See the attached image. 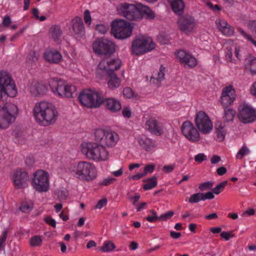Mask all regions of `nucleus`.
I'll return each mask as SVG.
<instances>
[{
    "label": "nucleus",
    "instance_id": "a878e982",
    "mask_svg": "<svg viewBox=\"0 0 256 256\" xmlns=\"http://www.w3.org/2000/svg\"><path fill=\"white\" fill-rule=\"evenodd\" d=\"M44 56L47 62L52 64H58L62 59V56L60 52L54 50L46 51Z\"/></svg>",
    "mask_w": 256,
    "mask_h": 256
},
{
    "label": "nucleus",
    "instance_id": "aec40b11",
    "mask_svg": "<svg viewBox=\"0 0 256 256\" xmlns=\"http://www.w3.org/2000/svg\"><path fill=\"white\" fill-rule=\"evenodd\" d=\"M121 64L122 62L119 58H114L110 60H103L100 62L98 66L100 69L104 68L107 74V72H114L118 70L121 66Z\"/></svg>",
    "mask_w": 256,
    "mask_h": 256
},
{
    "label": "nucleus",
    "instance_id": "473e14b6",
    "mask_svg": "<svg viewBox=\"0 0 256 256\" xmlns=\"http://www.w3.org/2000/svg\"><path fill=\"white\" fill-rule=\"evenodd\" d=\"M32 94L35 96L44 94L46 91V87L44 84L36 82L30 88Z\"/></svg>",
    "mask_w": 256,
    "mask_h": 256
},
{
    "label": "nucleus",
    "instance_id": "774afa93",
    "mask_svg": "<svg viewBox=\"0 0 256 256\" xmlns=\"http://www.w3.org/2000/svg\"><path fill=\"white\" fill-rule=\"evenodd\" d=\"M174 165L164 166L162 168V170L166 173H170L174 170Z\"/></svg>",
    "mask_w": 256,
    "mask_h": 256
},
{
    "label": "nucleus",
    "instance_id": "393cba45",
    "mask_svg": "<svg viewBox=\"0 0 256 256\" xmlns=\"http://www.w3.org/2000/svg\"><path fill=\"white\" fill-rule=\"evenodd\" d=\"M106 74L107 84L110 89L114 90L120 86L121 80L114 72H107Z\"/></svg>",
    "mask_w": 256,
    "mask_h": 256
},
{
    "label": "nucleus",
    "instance_id": "72a5a7b5",
    "mask_svg": "<svg viewBox=\"0 0 256 256\" xmlns=\"http://www.w3.org/2000/svg\"><path fill=\"white\" fill-rule=\"evenodd\" d=\"M62 32L58 25H52L49 30L50 36L54 41H58L60 39Z\"/></svg>",
    "mask_w": 256,
    "mask_h": 256
},
{
    "label": "nucleus",
    "instance_id": "cd10ccee",
    "mask_svg": "<svg viewBox=\"0 0 256 256\" xmlns=\"http://www.w3.org/2000/svg\"><path fill=\"white\" fill-rule=\"evenodd\" d=\"M218 28L220 31L224 35L230 36L233 34L234 29L226 22L224 20H220Z\"/></svg>",
    "mask_w": 256,
    "mask_h": 256
},
{
    "label": "nucleus",
    "instance_id": "4468645a",
    "mask_svg": "<svg viewBox=\"0 0 256 256\" xmlns=\"http://www.w3.org/2000/svg\"><path fill=\"white\" fill-rule=\"evenodd\" d=\"M194 121L197 128L202 134H207L212 130V123L205 112L202 111L198 112Z\"/></svg>",
    "mask_w": 256,
    "mask_h": 256
},
{
    "label": "nucleus",
    "instance_id": "f704fd0d",
    "mask_svg": "<svg viewBox=\"0 0 256 256\" xmlns=\"http://www.w3.org/2000/svg\"><path fill=\"white\" fill-rule=\"evenodd\" d=\"M139 8L142 14V18L145 16L146 19L153 20L155 18L154 12L148 6L140 4Z\"/></svg>",
    "mask_w": 256,
    "mask_h": 256
},
{
    "label": "nucleus",
    "instance_id": "2eb2a0df",
    "mask_svg": "<svg viewBox=\"0 0 256 256\" xmlns=\"http://www.w3.org/2000/svg\"><path fill=\"white\" fill-rule=\"evenodd\" d=\"M178 24L180 30L186 34L192 33L196 26L195 18L188 14L180 16Z\"/></svg>",
    "mask_w": 256,
    "mask_h": 256
},
{
    "label": "nucleus",
    "instance_id": "de8ad7c7",
    "mask_svg": "<svg viewBox=\"0 0 256 256\" xmlns=\"http://www.w3.org/2000/svg\"><path fill=\"white\" fill-rule=\"evenodd\" d=\"M226 60L230 62H234L235 60H234L232 59V48L230 46H227L226 48Z\"/></svg>",
    "mask_w": 256,
    "mask_h": 256
},
{
    "label": "nucleus",
    "instance_id": "052dcab7",
    "mask_svg": "<svg viewBox=\"0 0 256 256\" xmlns=\"http://www.w3.org/2000/svg\"><path fill=\"white\" fill-rule=\"evenodd\" d=\"M84 20L86 24H90L92 18L88 10H86L84 12Z\"/></svg>",
    "mask_w": 256,
    "mask_h": 256
},
{
    "label": "nucleus",
    "instance_id": "f03ea898",
    "mask_svg": "<svg viewBox=\"0 0 256 256\" xmlns=\"http://www.w3.org/2000/svg\"><path fill=\"white\" fill-rule=\"evenodd\" d=\"M81 151L88 158L96 161L105 160L108 155L105 147L98 142H83Z\"/></svg>",
    "mask_w": 256,
    "mask_h": 256
},
{
    "label": "nucleus",
    "instance_id": "c756f323",
    "mask_svg": "<svg viewBox=\"0 0 256 256\" xmlns=\"http://www.w3.org/2000/svg\"><path fill=\"white\" fill-rule=\"evenodd\" d=\"M138 144L146 151H150L155 147L154 143L148 138H140L138 139Z\"/></svg>",
    "mask_w": 256,
    "mask_h": 256
},
{
    "label": "nucleus",
    "instance_id": "603ef678",
    "mask_svg": "<svg viewBox=\"0 0 256 256\" xmlns=\"http://www.w3.org/2000/svg\"><path fill=\"white\" fill-rule=\"evenodd\" d=\"M108 29V26L104 24H98L96 26V30L102 34H106Z\"/></svg>",
    "mask_w": 256,
    "mask_h": 256
},
{
    "label": "nucleus",
    "instance_id": "49530a36",
    "mask_svg": "<svg viewBox=\"0 0 256 256\" xmlns=\"http://www.w3.org/2000/svg\"><path fill=\"white\" fill-rule=\"evenodd\" d=\"M124 96L127 98H132L136 96L134 92L130 88H126L123 90Z\"/></svg>",
    "mask_w": 256,
    "mask_h": 256
},
{
    "label": "nucleus",
    "instance_id": "680f3d73",
    "mask_svg": "<svg viewBox=\"0 0 256 256\" xmlns=\"http://www.w3.org/2000/svg\"><path fill=\"white\" fill-rule=\"evenodd\" d=\"M32 205L28 204H24L20 206V210L24 212H28L31 210L32 208Z\"/></svg>",
    "mask_w": 256,
    "mask_h": 256
},
{
    "label": "nucleus",
    "instance_id": "c85d7f7f",
    "mask_svg": "<svg viewBox=\"0 0 256 256\" xmlns=\"http://www.w3.org/2000/svg\"><path fill=\"white\" fill-rule=\"evenodd\" d=\"M224 113L222 118L224 122H232L236 115V111L230 106L223 107Z\"/></svg>",
    "mask_w": 256,
    "mask_h": 256
},
{
    "label": "nucleus",
    "instance_id": "6e6552de",
    "mask_svg": "<svg viewBox=\"0 0 256 256\" xmlns=\"http://www.w3.org/2000/svg\"><path fill=\"white\" fill-rule=\"evenodd\" d=\"M111 33L118 39H125L130 37L132 28L130 23L122 19H117L112 22Z\"/></svg>",
    "mask_w": 256,
    "mask_h": 256
},
{
    "label": "nucleus",
    "instance_id": "0e129e2a",
    "mask_svg": "<svg viewBox=\"0 0 256 256\" xmlns=\"http://www.w3.org/2000/svg\"><path fill=\"white\" fill-rule=\"evenodd\" d=\"M12 22L11 18L10 16H6L2 20V24L5 27H8Z\"/></svg>",
    "mask_w": 256,
    "mask_h": 256
},
{
    "label": "nucleus",
    "instance_id": "e2e57ef3",
    "mask_svg": "<svg viewBox=\"0 0 256 256\" xmlns=\"http://www.w3.org/2000/svg\"><path fill=\"white\" fill-rule=\"evenodd\" d=\"M248 28L252 32H256V20H250L248 23Z\"/></svg>",
    "mask_w": 256,
    "mask_h": 256
},
{
    "label": "nucleus",
    "instance_id": "0eeeda50",
    "mask_svg": "<svg viewBox=\"0 0 256 256\" xmlns=\"http://www.w3.org/2000/svg\"><path fill=\"white\" fill-rule=\"evenodd\" d=\"M82 104L88 108H97L102 103V96L99 92L91 90L82 92L78 97Z\"/></svg>",
    "mask_w": 256,
    "mask_h": 256
},
{
    "label": "nucleus",
    "instance_id": "79ce46f5",
    "mask_svg": "<svg viewBox=\"0 0 256 256\" xmlns=\"http://www.w3.org/2000/svg\"><path fill=\"white\" fill-rule=\"evenodd\" d=\"M250 150L248 148L246 145H244L238 152L236 155V158L241 160L244 156L248 154Z\"/></svg>",
    "mask_w": 256,
    "mask_h": 256
},
{
    "label": "nucleus",
    "instance_id": "3c124183",
    "mask_svg": "<svg viewBox=\"0 0 256 256\" xmlns=\"http://www.w3.org/2000/svg\"><path fill=\"white\" fill-rule=\"evenodd\" d=\"M220 236L222 238L228 241L229 240L230 238H234V234H232V231L222 232L220 234Z\"/></svg>",
    "mask_w": 256,
    "mask_h": 256
},
{
    "label": "nucleus",
    "instance_id": "4be33fe9",
    "mask_svg": "<svg viewBox=\"0 0 256 256\" xmlns=\"http://www.w3.org/2000/svg\"><path fill=\"white\" fill-rule=\"evenodd\" d=\"M72 29L76 38H80L85 34V28L83 21L80 17L77 16L72 20Z\"/></svg>",
    "mask_w": 256,
    "mask_h": 256
},
{
    "label": "nucleus",
    "instance_id": "ddd939ff",
    "mask_svg": "<svg viewBox=\"0 0 256 256\" xmlns=\"http://www.w3.org/2000/svg\"><path fill=\"white\" fill-rule=\"evenodd\" d=\"M32 184L34 188L40 192H47L49 190L48 173L43 170H37L34 174Z\"/></svg>",
    "mask_w": 256,
    "mask_h": 256
},
{
    "label": "nucleus",
    "instance_id": "1a4fd4ad",
    "mask_svg": "<svg viewBox=\"0 0 256 256\" xmlns=\"http://www.w3.org/2000/svg\"><path fill=\"white\" fill-rule=\"evenodd\" d=\"M155 44L150 38L144 36H137L132 44V52L136 56L154 50Z\"/></svg>",
    "mask_w": 256,
    "mask_h": 256
},
{
    "label": "nucleus",
    "instance_id": "f8f14e48",
    "mask_svg": "<svg viewBox=\"0 0 256 256\" xmlns=\"http://www.w3.org/2000/svg\"><path fill=\"white\" fill-rule=\"evenodd\" d=\"M94 52L100 55L110 56L115 52V44L106 38H98L92 44Z\"/></svg>",
    "mask_w": 256,
    "mask_h": 256
},
{
    "label": "nucleus",
    "instance_id": "2f4dec72",
    "mask_svg": "<svg viewBox=\"0 0 256 256\" xmlns=\"http://www.w3.org/2000/svg\"><path fill=\"white\" fill-rule=\"evenodd\" d=\"M215 132L216 134V140L219 142L224 140L226 131L221 122H217L215 124Z\"/></svg>",
    "mask_w": 256,
    "mask_h": 256
},
{
    "label": "nucleus",
    "instance_id": "4c0bfd02",
    "mask_svg": "<svg viewBox=\"0 0 256 256\" xmlns=\"http://www.w3.org/2000/svg\"><path fill=\"white\" fill-rule=\"evenodd\" d=\"M165 70V68L162 65L160 66V70L158 74V78L155 79L152 76L150 80V82L154 83V80L156 81V85L159 86L160 84V82L164 78V72Z\"/></svg>",
    "mask_w": 256,
    "mask_h": 256
},
{
    "label": "nucleus",
    "instance_id": "dca6fc26",
    "mask_svg": "<svg viewBox=\"0 0 256 256\" xmlns=\"http://www.w3.org/2000/svg\"><path fill=\"white\" fill-rule=\"evenodd\" d=\"M240 120L244 124L252 122L256 120V110L248 104L239 108L238 114Z\"/></svg>",
    "mask_w": 256,
    "mask_h": 256
},
{
    "label": "nucleus",
    "instance_id": "a19ab883",
    "mask_svg": "<svg viewBox=\"0 0 256 256\" xmlns=\"http://www.w3.org/2000/svg\"><path fill=\"white\" fill-rule=\"evenodd\" d=\"M202 200V192H198L190 196L188 199V202L190 204L198 203Z\"/></svg>",
    "mask_w": 256,
    "mask_h": 256
},
{
    "label": "nucleus",
    "instance_id": "c9c22d12",
    "mask_svg": "<svg viewBox=\"0 0 256 256\" xmlns=\"http://www.w3.org/2000/svg\"><path fill=\"white\" fill-rule=\"evenodd\" d=\"M144 182H147L143 186V188L145 190H151L155 188L158 184L157 177L153 176L150 178H147L143 180Z\"/></svg>",
    "mask_w": 256,
    "mask_h": 256
},
{
    "label": "nucleus",
    "instance_id": "338daca9",
    "mask_svg": "<svg viewBox=\"0 0 256 256\" xmlns=\"http://www.w3.org/2000/svg\"><path fill=\"white\" fill-rule=\"evenodd\" d=\"M140 198V196L138 194H136L135 196H130L128 198V199L132 201V204L136 206V203L139 200Z\"/></svg>",
    "mask_w": 256,
    "mask_h": 256
},
{
    "label": "nucleus",
    "instance_id": "39448f33",
    "mask_svg": "<svg viewBox=\"0 0 256 256\" xmlns=\"http://www.w3.org/2000/svg\"><path fill=\"white\" fill-rule=\"evenodd\" d=\"M48 82L53 92L60 97L72 98L76 95V86L66 84V82L61 79L52 78Z\"/></svg>",
    "mask_w": 256,
    "mask_h": 256
},
{
    "label": "nucleus",
    "instance_id": "09e8293b",
    "mask_svg": "<svg viewBox=\"0 0 256 256\" xmlns=\"http://www.w3.org/2000/svg\"><path fill=\"white\" fill-rule=\"evenodd\" d=\"M174 214L173 211H168L165 214L160 215L158 217V220L160 221H166L168 219H170Z\"/></svg>",
    "mask_w": 256,
    "mask_h": 256
},
{
    "label": "nucleus",
    "instance_id": "bb28decb",
    "mask_svg": "<svg viewBox=\"0 0 256 256\" xmlns=\"http://www.w3.org/2000/svg\"><path fill=\"white\" fill-rule=\"evenodd\" d=\"M174 12L180 16L184 8V4L182 0H168Z\"/></svg>",
    "mask_w": 256,
    "mask_h": 256
},
{
    "label": "nucleus",
    "instance_id": "7ed1b4c3",
    "mask_svg": "<svg viewBox=\"0 0 256 256\" xmlns=\"http://www.w3.org/2000/svg\"><path fill=\"white\" fill-rule=\"evenodd\" d=\"M17 90L14 81L7 72H0V102L6 101L8 98L14 97Z\"/></svg>",
    "mask_w": 256,
    "mask_h": 256
},
{
    "label": "nucleus",
    "instance_id": "f3484780",
    "mask_svg": "<svg viewBox=\"0 0 256 256\" xmlns=\"http://www.w3.org/2000/svg\"><path fill=\"white\" fill-rule=\"evenodd\" d=\"M181 129L182 134L192 142H196L200 140L199 132L190 121L184 122Z\"/></svg>",
    "mask_w": 256,
    "mask_h": 256
},
{
    "label": "nucleus",
    "instance_id": "5fc2aeb1",
    "mask_svg": "<svg viewBox=\"0 0 256 256\" xmlns=\"http://www.w3.org/2000/svg\"><path fill=\"white\" fill-rule=\"evenodd\" d=\"M214 194L212 192H208L206 193L202 192V200L213 199L214 198Z\"/></svg>",
    "mask_w": 256,
    "mask_h": 256
},
{
    "label": "nucleus",
    "instance_id": "412c9836",
    "mask_svg": "<svg viewBox=\"0 0 256 256\" xmlns=\"http://www.w3.org/2000/svg\"><path fill=\"white\" fill-rule=\"evenodd\" d=\"M175 54L182 63L185 64L190 67L192 68L196 65L197 61L196 58L184 50H180L176 52Z\"/></svg>",
    "mask_w": 256,
    "mask_h": 256
},
{
    "label": "nucleus",
    "instance_id": "5701e85b",
    "mask_svg": "<svg viewBox=\"0 0 256 256\" xmlns=\"http://www.w3.org/2000/svg\"><path fill=\"white\" fill-rule=\"evenodd\" d=\"M102 103L106 108L112 112H116L122 108L121 104L119 100L114 98H104L102 96Z\"/></svg>",
    "mask_w": 256,
    "mask_h": 256
},
{
    "label": "nucleus",
    "instance_id": "8fccbe9b",
    "mask_svg": "<svg viewBox=\"0 0 256 256\" xmlns=\"http://www.w3.org/2000/svg\"><path fill=\"white\" fill-rule=\"evenodd\" d=\"M8 228H6L2 232V236L0 238V250H1L5 246V242L8 236Z\"/></svg>",
    "mask_w": 256,
    "mask_h": 256
},
{
    "label": "nucleus",
    "instance_id": "4d7b16f0",
    "mask_svg": "<svg viewBox=\"0 0 256 256\" xmlns=\"http://www.w3.org/2000/svg\"><path fill=\"white\" fill-rule=\"evenodd\" d=\"M44 221L52 228H55L56 227V222L50 216L44 218Z\"/></svg>",
    "mask_w": 256,
    "mask_h": 256
},
{
    "label": "nucleus",
    "instance_id": "69168bd1",
    "mask_svg": "<svg viewBox=\"0 0 256 256\" xmlns=\"http://www.w3.org/2000/svg\"><path fill=\"white\" fill-rule=\"evenodd\" d=\"M122 114L124 117L130 118L131 116V110L129 108L126 107L124 108Z\"/></svg>",
    "mask_w": 256,
    "mask_h": 256
},
{
    "label": "nucleus",
    "instance_id": "a211bd4d",
    "mask_svg": "<svg viewBox=\"0 0 256 256\" xmlns=\"http://www.w3.org/2000/svg\"><path fill=\"white\" fill-rule=\"evenodd\" d=\"M15 187L18 189L24 188L27 186L26 182L28 180V173L22 170H16L12 176Z\"/></svg>",
    "mask_w": 256,
    "mask_h": 256
},
{
    "label": "nucleus",
    "instance_id": "13d9d810",
    "mask_svg": "<svg viewBox=\"0 0 256 256\" xmlns=\"http://www.w3.org/2000/svg\"><path fill=\"white\" fill-rule=\"evenodd\" d=\"M107 202V198H103L98 202L94 208L98 209H101L102 207L106 205Z\"/></svg>",
    "mask_w": 256,
    "mask_h": 256
},
{
    "label": "nucleus",
    "instance_id": "20e7f679",
    "mask_svg": "<svg viewBox=\"0 0 256 256\" xmlns=\"http://www.w3.org/2000/svg\"><path fill=\"white\" fill-rule=\"evenodd\" d=\"M71 172L75 178L88 182L95 179L97 174L94 166L87 162H79Z\"/></svg>",
    "mask_w": 256,
    "mask_h": 256
},
{
    "label": "nucleus",
    "instance_id": "f257e3e1",
    "mask_svg": "<svg viewBox=\"0 0 256 256\" xmlns=\"http://www.w3.org/2000/svg\"><path fill=\"white\" fill-rule=\"evenodd\" d=\"M33 110L34 116L39 122L44 120L47 124H52L58 116V112L54 106L46 101L36 104Z\"/></svg>",
    "mask_w": 256,
    "mask_h": 256
},
{
    "label": "nucleus",
    "instance_id": "6ab92c4d",
    "mask_svg": "<svg viewBox=\"0 0 256 256\" xmlns=\"http://www.w3.org/2000/svg\"><path fill=\"white\" fill-rule=\"evenodd\" d=\"M234 90L232 86H227L222 90L220 102L223 107L230 106L235 100Z\"/></svg>",
    "mask_w": 256,
    "mask_h": 256
},
{
    "label": "nucleus",
    "instance_id": "e433bc0d",
    "mask_svg": "<svg viewBox=\"0 0 256 256\" xmlns=\"http://www.w3.org/2000/svg\"><path fill=\"white\" fill-rule=\"evenodd\" d=\"M115 248L116 246L114 242L110 240H106L102 246L99 248V250L102 252H106L113 250Z\"/></svg>",
    "mask_w": 256,
    "mask_h": 256
},
{
    "label": "nucleus",
    "instance_id": "58836bf2",
    "mask_svg": "<svg viewBox=\"0 0 256 256\" xmlns=\"http://www.w3.org/2000/svg\"><path fill=\"white\" fill-rule=\"evenodd\" d=\"M54 194L56 196L57 198L60 202L66 199L68 192L64 189H58L54 191Z\"/></svg>",
    "mask_w": 256,
    "mask_h": 256
},
{
    "label": "nucleus",
    "instance_id": "b1692460",
    "mask_svg": "<svg viewBox=\"0 0 256 256\" xmlns=\"http://www.w3.org/2000/svg\"><path fill=\"white\" fill-rule=\"evenodd\" d=\"M146 128L152 133L160 136L162 134L163 130L160 124L154 118H150L146 124Z\"/></svg>",
    "mask_w": 256,
    "mask_h": 256
},
{
    "label": "nucleus",
    "instance_id": "423d86ee",
    "mask_svg": "<svg viewBox=\"0 0 256 256\" xmlns=\"http://www.w3.org/2000/svg\"><path fill=\"white\" fill-rule=\"evenodd\" d=\"M18 112V107L14 104L6 102L2 106H0V128H6L14 122Z\"/></svg>",
    "mask_w": 256,
    "mask_h": 256
},
{
    "label": "nucleus",
    "instance_id": "a18cd8bd",
    "mask_svg": "<svg viewBox=\"0 0 256 256\" xmlns=\"http://www.w3.org/2000/svg\"><path fill=\"white\" fill-rule=\"evenodd\" d=\"M214 184V182H206L200 184L199 185L198 188L201 192L206 190L210 189Z\"/></svg>",
    "mask_w": 256,
    "mask_h": 256
},
{
    "label": "nucleus",
    "instance_id": "ea45409f",
    "mask_svg": "<svg viewBox=\"0 0 256 256\" xmlns=\"http://www.w3.org/2000/svg\"><path fill=\"white\" fill-rule=\"evenodd\" d=\"M228 182L224 180L218 184L214 188L212 189V192L216 194H220L224 190L225 186L227 185Z\"/></svg>",
    "mask_w": 256,
    "mask_h": 256
},
{
    "label": "nucleus",
    "instance_id": "c03bdc74",
    "mask_svg": "<svg viewBox=\"0 0 256 256\" xmlns=\"http://www.w3.org/2000/svg\"><path fill=\"white\" fill-rule=\"evenodd\" d=\"M42 242V240L40 236H35L30 239V244L32 246H40Z\"/></svg>",
    "mask_w": 256,
    "mask_h": 256
},
{
    "label": "nucleus",
    "instance_id": "37998d69",
    "mask_svg": "<svg viewBox=\"0 0 256 256\" xmlns=\"http://www.w3.org/2000/svg\"><path fill=\"white\" fill-rule=\"evenodd\" d=\"M38 54L35 51H31L28 56V61L29 62L32 63L36 62L38 59Z\"/></svg>",
    "mask_w": 256,
    "mask_h": 256
},
{
    "label": "nucleus",
    "instance_id": "7c9ffc66",
    "mask_svg": "<svg viewBox=\"0 0 256 256\" xmlns=\"http://www.w3.org/2000/svg\"><path fill=\"white\" fill-rule=\"evenodd\" d=\"M246 67L248 69L252 74H256V58L249 54L246 58Z\"/></svg>",
    "mask_w": 256,
    "mask_h": 256
},
{
    "label": "nucleus",
    "instance_id": "9b49d317",
    "mask_svg": "<svg viewBox=\"0 0 256 256\" xmlns=\"http://www.w3.org/2000/svg\"><path fill=\"white\" fill-rule=\"evenodd\" d=\"M95 140L104 146H114L118 140V136L115 132L97 129L95 132Z\"/></svg>",
    "mask_w": 256,
    "mask_h": 256
},
{
    "label": "nucleus",
    "instance_id": "bf43d9fd",
    "mask_svg": "<svg viewBox=\"0 0 256 256\" xmlns=\"http://www.w3.org/2000/svg\"><path fill=\"white\" fill-rule=\"evenodd\" d=\"M206 160V156L204 154L200 153L194 156V160L196 162L201 163Z\"/></svg>",
    "mask_w": 256,
    "mask_h": 256
},
{
    "label": "nucleus",
    "instance_id": "864d4df0",
    "mask_svg": "<svg viewBox=\"0 0 256 256\" xmlns=\"http://www.w3.org/2000/svg\"><path fill=\"white\" fill-rule=\"evenodd\" d=\"M240 32L249 41L251 42L256 46V41L254 40L248 34L242 29L238 28Z\"/></svg>",
    "mask_w": 256,
    "mask_h": 256
},
{
    "label": "nucleus",
    "instance_id": "6e6d98bb",
    "mask_svg": "<svg viewBox=\"0 0 256 256\" xmlns=\"http://www.w3.org/2000/svg\"><path fill=\"white\" fill-rule=\"evenodd\" d=\"M155 165L154 164H150L146 165L144 168V172L143 174L146 176L148 172L152 173L154 170Z\"/></svg>",
    "mask_w": 256,
    "mask_h": 256
},
{
    "label": "nucleus",
    "instance_id": "9d476101",
    "mask_svg": "<svg viewBox=\"0 0 256 256\" xmlns=\"http://www.w3.org/2000/svg\"><path fill=\"white\" fill-rule=\"evenodd\" d=\"M139 4L135 6L127 3L121 4L117 8L118 14L130 20H138L142 19L140 12Z\"/></svg>",
    "mask_w": 256,
    "mask_h": 256
}]
</instances>
